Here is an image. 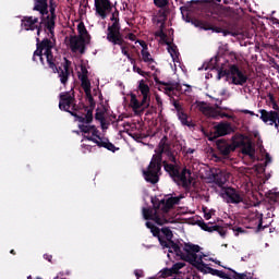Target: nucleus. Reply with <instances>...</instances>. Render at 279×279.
<instances>
[{
    "mask_svg": "<svg viewBox=\"0 0 279 279\" xmlns=\"http://www.w3.org/2000/svg\"><path fill=\"white\" fill-rule=\"evenodd\" d=\"M180 199H184V195L173 196L169 194L159 202L157 208H143V217L147 220L146 227L150 230L153 235L157 236L161 247L168 250L167 256L170 260H173V258L177 260H187L201 271H210V267H208V260H210V258L199 252V245L185 244L183 248L184 254L182 248L171 241V239H173L171 229L165 227L160 230L156 227V225L163 226V223H173V220L169 218L167 214L171 213L173 206L180 204Z\"/></svg>",
    "mask_w": 279,
    "mask_h": 279,
    "instance_id": "nucleus-1",
    "label": "nucleus"
},
{
    "mask_svg": "<svg viewBox=\"0 0 279 279\" xmlns=\"http://www.w3.org/2000/svg\"><path fill=\"white\" fill-rule=\"evenodd\" d=\"M156 155L153 156V159L147 168V170L143 171V175L146 180V182H150V184H156L160 178V169L162 162V154H165L170 162L172 163H165V170L172 175V178H177L178 173L180 172L178 170V167L175 165V155L171 151V146H169V143L167 142V137H162L159 142L158 148L155 150Z\"/></svg>",
    "mask_w": 279,
    "mask_h": 279,
    "instance_id": "nucleus-2",
    "label": "nucleus"
},
{
    "mask_svg": "<svg viewBox=\"0 0 279 279\" xmlns=\"http://www.w3.org/2000/svg\"><path fill=\"white\" fill-rule=\"evenodd\" d=\"M53 41L49 39H44L40 43V39L37 38V49L33 54L34 62H40L43 66L46 69H51L53 73H58L61 84H66L69 81V75L71 72L69 71V66H71V62L64 59L63 64L56 66V58L53 57Z\"/></svg>",
    "mask_w": 279,
    "mask_h": 279,
    "instance_id": "nucleus-3",
    "label": "nucleus"
},
{
    "mask_svg": "<svg viewBox=\"0 0 279 279\" xmlns=\"http://www.w3.org/2000/svg\"><path fill=\"white\" fill-rule=\"evenodd\" d=\"M77 121L80 122L78 128L83 133V154H89V151H93L92 143L98 147H105V149H108L109 151H117L118 148L110 143L108 138H101L97 128H95V125H90V121H93V112L88 111L86 116L77 117Z\"/></svg>",
    "mask_w": 279,
    "mask_h": 279,
    "instance_id": "nucleus-4",
    "label": "nucleus"
},
{
    "mask_svg": "<svg viewBox=\"0 0 279 279\" xmlns=\"http://www.w3.org/2000/svg\"><path fill=\"white\" fill-rule=\"evenodd\" d=\"M165 21H167V15L165 14V12H159L154 17V23L160 25V31L156 33V36L157 38H160V43L167 45V51L168 53H170L175 66V64H180V52L178 51V46L171 44V41H169V38L167 37V34H165V32L162 31V28L165 27Z\"/></svg>",
    "mask_w": 279,
    "mask_h": 279,
    "instance_id": "nucleus-5",
    "label": "nucleus"
},
{
    "mask_svg": "<svg viewBox=\"0 0 279 279\" xmlns=\"http://www.w3.org/2000/svg\"><path fill=\"white\" fill-rule=\"evenodd\" d=\"M225 77L228 84H233V86H243L247 84V74L239 69L236 64H229L227 69L218 70V80Z\"/></svg>",
    "mask_w": 279,
    "mask_h": 279,
    "instance_id": "nucleus-6",
    "label": "nucleus"
},
{
    "mask_svg": "<svg viewBox=\"0 0 279 279\" xmlns=\"http://www.w3.org/2000/svg\"><path fill=\"white\" fill-rule=\"evenodd\" d=\"M138 90L142 95V100L140 101V99L136 98V95H131L130 102L131 108L136 114H141L143 110H146L151 101V92L149 90V85L145 84V81L140 82Z\"/></svg>",
    "mask_w": 279,
    "mask_h": 279,
    "instance_id": "nucleus-7",
    "label": "nucleus"
},
{
    "mask_svg": "<svg viewBox=\"0 0 279 279\" xmlns=\"http://www.w3.org/2000/svg\"><path fill=\"white\" fill-rule=\"evenodd\" d=\"M117 14L118 13L112 14V17H111L112 25L109 26L108 28L109 33L107 35V39L109 40V43H112L113 45H120L123 56H126L131 64H135L136 61L134 60V58L130 56V53H128V48L123 46V37H121V33L119 32L120 27H119V20L117 19Z\"/></svg>",
    "mask_w": 279,
    "mask_h": 279,
    "instance_id": "nucleus-8",
    "label": "nucleus"
},
{
    "mask_svg": "<svg viewBox=\"0 0 279 279\" xmlns=\"http://www.w3.org/2000/svg\"><path fill=\"white\" fill-rule=\"evenodd\" d=\"M78 36H71L69 40L70 49L74 53H84L86 45L90 43V35L86 31L84 23H78L77 25Z\"/></svg>",
    "mask_w": 279,
    "mask_h": 279,
    "instance_id": "nucleus-9",
    "label": "nucleus"
},
{
    "mask_svg": "<svg viewBox=\"0 0 279 279\" xmlns=\"http://www.w3.org/2000/svg\"><path fill=\"white\" fill-rule=\"evenodd\" d=\"M218 149L220 153H222L223 156H228V154H230L231 151H234V149H236V147H239V145H242V154L244 156H248V158H251V160H256V149H254V146L250 143H242V144H230L223 140H218L216 143Z\"/></svg>",
    "mask_w": 279,
    "mask_h": 279,
    "instance_id": "nucleus-10",
    "label": "nucleus"
},
{
    "mask_svg": "<svg viewBox=\"0 0 279 279\" xmlns=\"http://www.w3.org/2000/svg\"><path fill=\"white\" fill-rule=\"evenodd\" d=\"M221 100L217 99V104L213 107L209 104L204 101H196L195 106L205 117L208 119H223V117H228V114L221 112V107L219 105Z\"/></svg>",
    "mask_w": 279,
    "mask_h": 279,
    "instance_id": "nucleus-11",
    "label": "nucleus"
},
{
    "mask_svg": "<svg viewBox=\"0 0 279 279\" xmlns=\"http://www.w3.org/2000/svg\"><path fill=\"white\" fill-rule=\"evenodd\" d=\"M222 197L227 204H247L245 193L232 187H227L222 193Z\"/></svg>",
    "mask_w": 279,
    "mask_h": 279,
    "instance_id": "nucleus-12",
    "label": "nucleus"
},
{
    "mask_svg": "<svg viewBox=\"0 0 279 279\" xmlns=\"http://www.w3.org/2000/svg\"><path fill=\"white\" fill-rule=\"evenodd\" d=\"M59 108L60 110L70 112V114L75 117V99L73 98V94L71 92L60 95Z\"/></svg>",
    "mask_w": 279,
    "mask_h": 279,
    "instance_id": "nucleus-13",
    "label": "nucleus"
},
{
    "mask_svg": "<svg viewBox=\"0 0 279 279\" xmlns=\"http://www.w3.org/2000/svg\"><path fill=\"white\" fill-rule=\"evenodd\" d=\"M259 119L265 123V125H275V129L279 133V112L278 111H268L265 109H259Z\"/></svg>",
    "mask_w": 279,
    "mask_h": 279,
    "instance_id": "nucleus-14",
    "label": "nucleus"
},
{
    "mask_svg": "<svg viewBox=\"0 0 279 279\" xmlns=\"http://www.w3.org/2000/svg\"><path fill=\"white\" fill-rule=\"evenodd\" d=\"M161 90H163L168 97H171V95H175V93H191V85H181L180 83H163L161 85Z\"/></svg>",
    "mask_w": 279,
    "mask_h": 279,
    "instance_id": "nucleus-15",
    "label": "nucleus"
},
{
    "mask_svg": "<svg viewBox=\"0 0 279 279\" xmlns=\"http://www.w3.org/2000/svg\"><path fill=\"white\" fill-rule=\"evenodd\" d=\"M96 13L99 17L106 19L112 12V3L110 0H95Z\"/></svg>",
    "mask_w": 279,
    "mask_h": 279,
    "instance_id": "nucleus-16",
    "label": "nucleus"
},
{
    "mask_svg": "<svg viewBox=\"0 0 279 279\" xmlns=\"http://www.w3.org/2000/svg\"><path fill=\"white\" fill-rule=\"evenodd\" d=\"M40 22L38 21V17L34 16H25L22 20V28L26 32H34V29H37V36H40Z\"/></svg>",
    "mask_w": 279,
    "mask_h": 279,
    "instance_id": "nucleus-17",
    "label": "nucleus"
},
{
    "mask_svg": "<svg viewBox=\"0 0 279 279\" xmlns=\"http://www.w3.org/2000/svg\"><path fill=\"white\" fill-rule=\"evenodd\" d=\"M82 74L78 75L82 84V88L90 104H93V95H90V81L88 80V70L86 68H81Z\"/></svg>",
    "mask_w": 279,
    "mask_h": 279,
    "instance_id": "nucleus-18",
    "label": "nucleus"
},
{
    "mask_svg": "<svg viewBox=\"0 0 279 279\" xmlns=\"http://www.w3.org/2000/svg\"><path fill=\"white\" fill-rule=\"evenodd\" d=\"M174 180L178 181V184L184 186L185 189L191 186V184H193V175H191V170L183 169L181 172H178Z\"/></svg>",
    "mask_w": 279,
    "mask_h": 279,
    "instance_id": "nucleus-19",
    "label": "nucleus"
},
{
    "mask_svg": "<svg viewBox=\"0 0 279 279\" xmlns=\"http://www.w3.org/2000/svg\"><path fill=\"white\" fill-rule=\"evenodd\" d=\"M227 134H232V125L230 123H220L215 126L214 134L209 137V141H215L219 136H227Z\"/></svg>",
    "mask_w": 279,
    "mask_h": 279,
    "instance_id": "nucleus-20",
    "label": "nucleus"
},
{
    "mask_svg": "<svg viewBox=\"0 0 279 279\" xmlns=\"http://www.w3.org/2000/svg\"><path fill=\"white\" fill-rule=\"evenodd\" d=\"M184 263L180 262L174 264L171 268H165L159 272L161 278H169V276H173V274H178L182 267H184Z\"/></svg>",
    "mask_w": 279,
    "mask_h": 279,
    "instance_id": "nucleus-21",
    "label": "nucleus"
},
{
    "mask_svg": "<svg viewBox=\"0 0 279 279\" xmlns=\"http://www.w3.org/2000/svg\"><path fill=\"white\" fill-rule=\"evenodd\" d=\"M199 228L205 232H218L222 238L226 236L227 234V231L223 228L217 227V226H210L206 222H199Z\"/></svg>",
    "mask_w": 279,
    "mask_h": 279,
    "instance_id": "nucleus-22",
    "label": "nucleus"
},
{
    "mask_svg": "<svg viewBox=\"0 0 279 279\" xmlns=\"http://www.w3.org/2000/svg\"><path fill=\"white\" fill-rule=\"evenodd\" d=\"M174 108H177V116L179 121H181L182 125H187V128L191 126V122L189 121V114L184 112V109L180 107V105L174 104Z\"/></svg>",
    "mask_w": 279,
    "mask_h": 279,
    "instance_id": "nucleus-23",
    "label": "nucleus"
},
{
    "mask_svg": "<svg viewBox=\"0 0 279 279\" xmlns=\"http://www.w3.org/2000/svg\"><path fill=\"white\" fill-rule=\"evenodd\" d=\"M230 178V173L219 170L215 175H214V181L218 186H223L226 182H228V179Z\"/></svg>",
    "mask_w": 279,
    "mask_h": 279,
    "instance_id": "nucleus-24",
    "label": "nucleus"
},
{
    "mask_svg": "<svg viewBox=\"0 0 279 279\" xmlns=\"http://www.w3.org/2000/svg\"><path fill=\"white\" fill-rule=\"evenodd\" d=\"M180 10H181L182 19L183 21H185V23H192L194 27H199L202 25V22L197 20H191V17L189 16V7H181Z\"/></svg>",
    "mask_w": 279,
    "mask_h": 279,
    "instance_id": "nucleus-25",
    "label": "nucleus"
},
{
    "mask_svg": "<svg viewBox=\"0 0 279 279\" xmlns=\"http://www.w3.org/2000/svg\"><path fill=\"white\" fill-rule=\"evenodd\" d=\"M47 0H35V7L34 10L36 12H39V14H41V16H45V14H47Z\"/></svg>",
    "mask_w": 279,
    "mask_h": 279,
    "instance_id": "nucleus-26",
    "label": "nucleus"
},
{
    "mask_svg": "<svg viewBox=\"0 0 279 279\" xmlns=\"http://www.w3.org/2000/svg\"><path fill=\"white\" fill-rule=\"evenodd\" d=\"M142 49V59L144 62H147L148 64H151V62H154V59L151 58V54L149 53V51H147V44H145V41H138Z\"/></svg>",
    "mask_w": 279,
    "mask_h": 279,
    "instance_id": "nucleus-27",
    "label": "nucleus"
},
{
    "mask_svg": "<svg viewBox=\"0 0 279 279\" xmlns=\"http://www.w3.org/2000/svg\"><path fill=\"white\" fill-rule=\"evenodd\" d=\"M56 16L53 15V9H51V16L47 19L46 27L48 32H50L51 36H53V27H56Z\"/></svg>",
    "mask_w": 279,
    "mask_h": 279,
    "instance_id": "nucleus-28",
    "label": "nucleus"
},
{
    "mask_svg": "<svg viewBox=\"0 0 279 279\" xmlns=\"http://www.w3.org/2000/svg\"><path fill=\"white\" fill-rule=\"evenodd\" d=\"M96 120L100 121L102 130H106V113L104 111H97L96 112Z\"/></svg>",
    "mask_w": 279,
    "mask_h": 279,
    "instance_id": "nucleus-29",
    "label": "nucleus"
},
{
    "mask_svg": "<svg viewBox=\"0 0 279 279\" xmlns=\"http://www.w3.org/2000/svg\"><path fill=\"white\" fill-rule=\"evenodd\" d=\"M233 274H234V276H236L238 279H252L251 272L239 274L236 271H233Z\"/></svg>",
    "mask_w": 279,
    "mask_h": 279,
    "instance_id": "nucleus-30",
    "label": "nucleus"
},
{
    "mask_svg": "<svg viewBox=\"0 0 279 279\" xmlns=\"http://www.w3.org/2000/svg\"><path fill=\"white\" fill-rule=\"evenodd\" d=\"M213 215H215L214 210L204 209V217L208 221L209 219H213Z\"/></svg>",
    "mask_w": 279,
    "mask_h": 279,
    "instance_id": "nucleus-31",
    "label": "nucleus"
},
{
    "mask_svg": "<svg viewBox=\"0 0 279 279\" xmlns=\"http://www.w3.org/2000/svg\"><path fill=\"white\" fill-rule=\"evenodd\" d=\"M154 2L158 8H165L167 5V0H154Z\"/></svg>",
    "mask_w": 279,
    "mask_h": 279,
    "instance_id": "nucleus-32",
    "label": "nucleus"
},
{
    "mask_svg": "<svg viewBox=\"0 0 279 279\" xmlns=\"http://www.w3.org/2000/svg\"><path fill=\"white\" fill-rule=\"evenodd\" d=\"M240 112H242L243 114H250L251 117H258V114L254 113V111L247 109H241Z\"/></svg>",
    "mask_w": 279,
    "mask_h": 279,
    "instance_id": "nucleus-33",
    "label": "nucleus"
},
{
    "mask_svg": "<svg viewBox=\"0 0 279 279\" xmlns=\"http://www.w3.org/2000/svg\"><path fill=\"white\" fill-rule=\"evenodd\" d=\"M231 230H233L235 236H239V234H243V228L241 227H236V228H231Z\"/></svg>",
    "mask_w": 279,
    "mask_h": 279,
    "instance_id": "nucleus-34",
    "label": "nucleus"
},
{
    "mask_svg": "<svg viewBox=\"0 0 279 279\" xmlns=\"http://www.w3.org/2000/svg\"><path fill=\"white\" fill-rule=\"evenodd\" d=\"M270 107L272 108V110H270V112H279V106L278 104L275 101V102H271L270 104Z\"/></svg>",
    "mask_w": 279,
    "mask_h": 279,
    "instance_id": "nucleus-35",
    "label": "nucleus"
},
{
    "mask_svg": "<svg viewBox=\"0 0 279 279\" xmlns=\"http://www.w3.org/2000/svg\"><path fill=\"white\" fill-rule=\"evenodd\" d=\"M133 71L135 73H138V75H145V72H143V70H141V68H137L136 65H133Z\"/></svg>",
    "mask_w": 279,
    "mask_h": 279,
    "instance_id": "nucleus-36",
    "label": "nucleus"
},
{
    "mask_svg": "<svg viewBox=\"0 0 279 279\" xmlns=\"http://www.w3.org/2000/svg\"><path fill=\"white\" fill-rule=\"evenodd\" d=\"M216 32L219 34V33H222L223 36H230V32L229 31H221V29H216Z\"/></svg>",
    "mask_w": 279,
    "mask_h": 279,
    "instance_id": "nucleus-37",
    "label": "nucleus"
},
{
    "mask_svg": "<svg viewBox=\"0 0 279 279\" xmlns=\"http://www.w3.org/2000/svg\"><path fill=\"white\" fill-rule=\"evenodd\" d=\"M128 38H129V40H132V41L134 43V41L136 40V35L130 33V34L128 35Z\"/></svg>",
    "mask_w": 279,
    "mask_h": 279,
    "instance_id": "nucleus-38",
    "label": "nucleus"
},
{
    "mask_svg": "<svg viewBox=\"0 0 279 279\" xmlns=\"http://www.w3.org/2000/svg\"><path fill=\"white\" fill-rule=\"evenodd\" d=\"M182 151H184L185 154H193L195 150L193 148H182Z\"/></svg>",
    "mask_w": 279,
    "mask_h": 279,
    "instance_id": "nucleus-39",
    "label": "nucleus"
},
{
    "mask_svg": "<svg viewBox=\"0 0 279 279\" xmlns=\"http://www.w3.org/2000/svg\"><path fill=\"white\" fill-rule=\"evenodd\" d=\"M268 97H269L270 105L276 102V98H274V95L270 94Z\"/></svg>",
    "mask_w": 279,
    "mask_h": 279,
    "instance_id": "nucleus-40",
    "label": "nucleus"
},
{
    "mask_svg": "<svg viewBox=\"0 0 279 279\" xmlns=\"http://www.w3.org/2000/svg\"><path fill=\"white\" fill-rule=\"evenodd\" d=\"M269 162H271V157H269V155H266V165H269Z\"/></svg>",
    "mask_w": 279,
    "mask_h": 279,
    "instance_id": "nucleus-41",
    "label": "nucleus"
},
{
    "mask_svg": "<svg viewBox=\"0 0 279 279\" xmlns=\"http://www.w3.org/2000/svg\"><path fill=\"white\" fill-rule=\"evenodd\" d=\"M44 258H46V260H49V263H51V255L45 254V255H44Z\"/></svg>",
    "mask_w": 279,
    "mask_h": 279,
    "instance_id": "nucleus-42",
    "label": "nucleus"
},
{
    "mask_svg": "<svg viewBox=\"0 0 279 279\" xmlns=\"http://www.w3.org/2000/svg\"><path fill=\"white\" fill-rule=\"evenodd\" d=\"M229 36H233V38H236V36H239V34H236L234 32H230Z\"/></svg>",
    "mask_w": 279,
    "mask_h": 279,
    "instance_id": "nucleus-43",
    "label": "nucleus"
},
{
    "mask_svg": "<svg viewBox=\"0 0 279 279\" xmlns=\"http://www.w3.org/2000/svg\"><path fill=\"white\" fill-rule=\"evenodd\" d=\"M187 279H199V277L190 275V276L187 277Z\"/></svg>",
    "mask_w": 279,
    "mask_h": 279,
    "instance_id": "nucleus-44",
    "label": "nucleus"
},
{
    "mask_svg": "<svg viewBox=\"0 0 279 279\" xmlns=\"http://www.w3.org/2000/svg\"><path fill=\"white\" fill-rule=\"evenodd\" d=\"M156 99L158 104H162V101L160 100V97L157 96Z\"/></svg>",
    "mask_w": 279,
    "mask_h": 279,
    "instance_id": "nucleus-45",
    "label": "nucleus"
},
{
    "mask_svg": "<svg viewBox=\"0 0 279 279\" xmlns=\"http://www.w3.org/2000/svg\"><path fill=\"white\" fill-rule=\"evenodd\" d=\"M135 276H141L138 270H135Z\"/></svg>",
    "mask_w": 279,
    "mask_h": 279,
    "instance_id": "nucleus-46",
    "label": "nucleus"
},
{
    "mask_svg": "<svg viewBox=\"0 0 279 279\" xmlns=\"http://www.w3.org/2000/svg\"><path fill=\"white\" fill-rule=\"evenodd\" d=\"M221 95H226V89H223V90L221 92Z\"/></svg>",
    "mask_w": 279,
    "mask_h": 279,
    "instance_id": "nucleus-47",
    "label": "nucleus"
},
{
    "mask_svg": "<svg viewBox=\"0 0 279 279\" xmlns=\"http://www.w3.org/2000/svg\"><path fill=\"white\" fill-rule=\"evenodd\" d=\"M11 254H14V250L11 251Z\"/></svg>",
    "mask_w": 279,
    "mask_h": 279,
    "instance_id": "nucleus-48",
    "label": "nucleus"
},
{
    "mask_svg": "<svg viewBox=\"0 0 279 279\" xmlns=\"http://www.w3.org/2000/svg\"><path fill=\"white\" fill-rule=\"evenodd\" d=\"M277 197H279V192L277 193Z\"/></svg>",
    "mask_w": 279,
    "mask_h": 279,
    "instance_id": "nucleus-49",
    "label": "nucleus"
}]
</instances>
